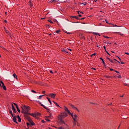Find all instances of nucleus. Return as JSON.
<instances>
[{
	"mask_svg": "<svg viewBox=\"0 0 129 129\" xmlns=\"http://www.w3.org/2000/svg\"><path fill=\"white\" fill-rule=\"evenodd\" d=\"M57 2V0H51L49 3H56Z\"/></svg>",
	"mask_w": 129,
	"mask_h": 129,
	"instance_id": "obj_21",
	"label": "nucleus"
},
{
	"mask_svg": "<svg viewBox=\"0 0 129 129\" xmlns=\"http://www.w3.org/2000/svg\"><path fill=\"white\" fill-rule=\"evenodd\" d=\"M16 117L17 118H18L19 122H21L22 121V120L21 119V117H20L19 115H17Z\"/></svg>",
	"mask_w": 129,
	"mask_h": 129,
	"instance_id": "obj_8",
	"label": "nucleus"
},
{
	"mask_svg": "<svg viewBox=\"0 0 129 129\" xmlns=\"http://www.w3.org/2000/svg\"><path fill=\"white\" fill-rule=\"evenodd\" d=\"M13 76L15 78H18V77H17V75H16V74H13Z\"/></svg>",
	"mask_w": 129,
	"mask_h": 129,
	"instance_id": "obj_22",
	"label": "nucleus"
},
{
	"mask_svg": "<svg viewBox=\"0 0 129 129\" xmlns=\"http://www.w3.org/2000/svg\"><path fill=\"white\" fill-rule=\"evenodd\" d=\"M115 72H116V73H119V72H118L117 71H115Z\"/></svg>",
	"mask_w": 129,
	"mask_h": 129,
	"instance_id": "obj_56",
	"label": "nucleus"
},
{
	"mask_svg": "<svg viewBox=\"0 0 129 129\" xmlns=\"http://www.w3.org/2000/svg\"><path fill=\"white\" fill-rule=\"evenodd\" d=\"M13 117V120L14 122H15L16 123H18V121H17V116H14V117Z\"/></svg>",
	"mask_w": 129,
	"mask_h": 129,
	"instance_id": "obj_7",
	"label": "nucleus"
},
{
	"mask_svg": "<svg viewBox=\"0 0 129 129\" xmlns=\"http://www.w3.org/2000/svg\"><path fill=\"white\" fill-rule=\"evenodd\" d=\"M107 59L108 60H109H109H110V59L109 58H108V57H107Z\"/></svg>",
	"mask_w": 129,
	"mask_h": 129,
	"instance_id": "obj_55",
	"label": "nucleus"
},
{
	"mask_svg": "<svg viewBox=\"0 0 129 129\" xmlns=\"http://www.w3.org/2000/svg\"><path fill=\"white\" fill-rule=\"evenodd\" d=\"M45 92H46L45 91H42V93H43V94H44Z\"/></svg>",
	"mask_w": 129,
	"mask_h": 129,
	"instance_id": "obj_53",
	"label": "nucleus"
},
{
	"mask_svg": "<svg viewBox=\"0 0 129 129\" xmlns=\"http://www.w3.org/2000/svg\"><path fill=\"white\" fill-rule=\"evenodd\" d=\"M49 96H50L51 98H55V97L56 96V94L54 93H50L49 94Z\"/></svg>",
	"mask_w": 129,
	"mask_h": 129,
	"instance_id": "obj_6",
	"label": "nucleus"
},
{
	"mask_svg": "<svg viewBox=\"0 0 129 129\" xmlns=\"http://www.w3.org/2000/svg\"><path fill=\"white\" fill-rule=\"evenodd\" d=\"M125 54H126V55H129V53L127 52H125Z\"/></svg>",
	"mask_w": 129,
	"mask_h": 129,
	"instance_id": "obj_52",
	"label": "nucleus"
},
{
	"mask_svg": "<svg viewBox=\"0 0 129 129\" xmlns=\"http://www.w3.org/2000/svg\"><path fill=\"white\" fill-rule=\"evenodd\" d=\"M25 118H26V119H27V120H28V121H29V122H30L31 125H35V123H34V122H33V121L31 120V118H30V116H29V115H25Z\"/></svg>",
	"mask_w": 129,
	"mask_h": 129,
	"instance_id": "obj_3",
	"label": "nucleus"
},
{
	"mask_svg": "<svg viewBox=\"0 0 129 129\" xmlns=\"http://www.w3.org/2000/svg\"><path fill=\"white\" fill-rule=\"evenodd\" d=\"M124 63H123V62H121V64H124Z\"/></svg>",
	"mask_w": 129,
	"mask_h": 129,
	"instance_id": "obj_64",
	"label": "nucleus"
},
{
	"mask_svg": "<svg viewBox=\"0 0 129 129\" xmlns=\"http://www.w3.org/2000/svg\"><path fill=\"white\" fill-rule=\"evenodd\" d=\"M73 116L75 119H77L78 116L77 114H75L74 115H73Z\"/></svg>",
	"mask_w": 129,
	"mask_h": 129,
	"instance_id": "obj_16",
	"label": "nucleus"
},
{
	"mask_svg": "<svg viewBox=\"0 0 129 129\" xmlns=\"http://www.w3.org/2000/svg\"><path fill=\"white\" fill-rule=\"evenodd\" d=\"M27 126H29L30 125V123H27Z\"/></svg>",
	"mask_w": 129,
	"mask_h": 129,
	"instance_id": "obj_45",
	"label": "nucleus"
},
{
	"mask_svg": "<svg viewBox=\"0 0 129 129\" xmlns=\"http://www.w3.org/2000/svg\"><path fill=\"white\" fill-rule=\"evenodd\" d=\"M29 6H30V7H33V4H32V2L29 1Z\"/></svg>",
	"mask_w": 129,
	"mask_h": 129,
	"instance_id": "obj_19",
	"label": "nucleus"
},
{
	"mask_svg": "<svg viewBox=\"0 0 129 129\" xmlns=\"http://www.w3.org/2000/svg\"><path fill=\"white\" fill-rule=\"evenodd\" d=\"M87 4V3L85 2L84 3H82V5H84V6H86V4Z\"/></svg>",
	"mask_w": 129,
	"mask_h": 129,
	"instance_id": "obj_36",
	"label": "nucleus"
},
{
	"mask_svg": "<svg viewBox=\"0 0 129 129\" xmlns=\"http://www.w3.org/2000/svg\"><path fill=\"white\" fill-rule=\"evenodd\" d=\"M75 125H76V122H74V126H75Z\"/></svg>",
	"mask_w": 129,
	"mask_h": 129,
	"instance_id": "obj_47",
	"label": "nucleus"
},
{
	"mask_svg": "<svg viewBox=\"0 0 129 129\" xmlns=\"http://www.w3.org/2000/svg\"><path fill=\"white\" fill-rule=\"evenodd\" d=\"M119 126H120V125H119L118 126V128H117V129L119 128Z\"/></svg>",
	"mask_w": 129,
	"mask_h": 129,
	"instance_id": "obj_63",
	"label": "nucleus"
},
{
	"mask_svg": "<svg viewBox=\"0 0 129 129\" xmlns=\"http://www.w3.org/2000/svg\"><path fill=\"white\" fill-rule=\"evenodd\" d=\"M93 34V35H98V36H99L100 37V34H99L98 33L94 32Z\"/></svg>",
	"mask_w": 129,
	"mask_h": 129,
	"instance_id": "obj_18",
	"label": "nucleus"
},
{
	"mask_svg": "<svg viewBox=\"0 0 129 129\" xmlns=\"http://www.w3.org/2000/svg\"><path fill=\"white\" fill-rule=\"evenodd\" d=\"M14 105H15L16 108H18V107H19L18 106V104H16L15 103H14Z\"/></svg>",
	"mask_w": 129,
	"mask_h": 129,
	"instance_id": "obj_31",
	"label": "nucleus"
},
{
	"mask_svg": "<svg viewBox=\"0 0 129 129\" xmlns=\"http://www.w3.org/2000/svg\"><path fill=\"white\" fill-rule=\"evenodd\" d=\"M64 110H66V112H68V114H69V115H71V116H73V113H71L70 111L69 110V109H68V108L66 107H64Z\"/></svg>",
	"mask_w": 129,
	"mask_h": 129,
	"instance_id": "obj_4",
	"label": "nucleus"
},
{
	"mask_svg": "<svg viewBox=\"0 0 129 129\" xmlns=\"http://www.w3.org/2000/svg\"><path fill=\"white\" fill-rule=\"evenodd\" d=\"M21 108L22 109V113L25 114V117H26V115L30 114V113H29V111L30 110V107H29V106L24 105H23V106L21 107Z\"/></svg>",
	"mask_w": 129,
	"mask_h": 129,
	"instance_id": "obj_1",
	"label": "nucleus"
},
{
	"mask_svg": "<svg viewBox=\"0 0 129 129\" xmlns=\"http://www.w3.org/2000/svg\"><path fill=\"white\" fill-rule=\"evenodd\" d=\"M64 33H67V34H68V35H70V34H71V33L68 32H67L66 31H64Z\"/></svg>",
	"mask_w": 129,
	"mask_h": 129,
	"instance_id": "obj_33",
	"label": "nucleus"
},
{
	"mask_svg": "<svg viewBox=\"0 0 129 129\" xmlns=\"http://www.w3.org/2000/svg\"><path fill=\"white\" fill-rule=\"evenodd\" d=\"M12 110L15 109V106H14L13 104L12 105Z\"/></svg>",
	"mask_w": 129,
	"mask_h": 129,
	"instance_id": "obj_35",
	"label": "nucleus"
},
{
	"mask_svg": "<svg viewBox=\"0 0 129 129\" xmlns=\"http://www.w3.org/2000/svg\"><path fill=\"white\" fill-rule=\"evenodd\" d=\"M62 128H64V127H59L58 128V129H62Z\"/></svg>",
	"mask_w": 129,
	"mask_h": 129,
	"instance_id": "obj_41",
	"label": "nucleus"
},
{
	"mask_svg": "<svg viewBox=\"0 0 129 129\" xmlns=\"http://www.w3.org/2000/svg\"><path fill=\"white\" fill-rule=\"evenodd\" d=\"M43 96H45V95H42L39 96V97L38 98V99H41L42 97H43Z\"/></svg>",
	"mask_w": 129,
	"mask_h": 129,
	"instance_id": "obj_17",
	"label": "nucleus"
},
{
	"mask_svg": "<svg viewBox=\"0 0 129 129\" xmlns=\"http://www.w3.org/2000/svg\"><path fill=\"white\" fill-rule=\"evenodd\" d=\"M45 119L47 121H50V119L48 118V116H45Z\"/></svg>",
	"mask_w": 129,
	"mask_h": 129,
	"instance_id": "obj_23",
	"label": "nucleus"
},
{
	"mask_svg": "<svg viewBox=\"0 0 129 129\" xmlns=\"http://www.w3.org/2000/svg\"><path fill=\"white\" fill-rule=\"evenodd\" d=\"M28 114H29V115H31V116H33V117H36L37 116V115L34 113H32V114L29 113Z\"/></svg>",
	"mask_w": 129,
	"mask_h": 129,
	"instance_id": "obj_9",
	"label": "nucleus"
},
{
	"mask_svg": "<svg viewBox=\"0 0 129 129\" xmlns=\"http://www.w3.org/2000/svg\"><path fill=\"white\" fill-rule=\"evenodd\" d=\"M68 50H69V51H72V50H71V49H68Z\"/></svg>",
	"mask_w": 129,
	"mask_h": 129,
	"instance_id": "obj_57",
	"label": "nucleus"
},
{
	"mask_svg": "<svg viewBox=\"0 0 129 129\" xmlns=\"http://www.w3.org/2000/svg\"><path fill=\"white\" fill-rule=\"evenodd\" d=\"M48 22H49L50 24H53V22H52L51 20H48Z\"/></svg>",
	"mask_w": 129,
	"mask_h": 129,
	"instance_id": "obj_38",
	"label": "nucleus"
},
{
	"mask_svg": "<svg viewBox=\"0 0 129 129\" xmlns=\"http://www.w3.org/2000/svg\"><path fill=\"white\" fill-rule=\"evenodd\" d=\"M17 109V111H18V112H21V110H20V109H19V107H18L17 108H16Z\"/></svg>",
	"mask_w": 129,
	"mask_h": 129,
	"instance_id": "obj_29",
	"label": "nucleus"
},
{
	"mask_svg": "<svg viewBox=\"0 0 129 129\" xmlns=\"http://www.w3.org/2000/svg\"><path fill=\"white\" fill-rule=\"evenodd\" d=\"M56 23H57V24L59 25V24L58 23V21H56Z\"/></svg>",
	"mask_w": 129,
	"mask_h": 129,
	"instance_id": "obj_62",
	"label": "nucleus"
},
{
	"mask_svg": "<svg viewBox=\"0 0 129 129\" xmlns=\"http://www.w3.org/2000/svg\"><path fill=\"white\" fill-rule=\"evenodd\" d=\"M52 118V114L50 113V115L47 116V118Z\"/></svg>",
	"mask_w": 129,
	"mask_h": 129,
	"instance_id": "obj_24",
	"label": "nucleus"
},
{
	"mask_svg": "<svg viewBox=\"0 0 129 129\" xmlns=\"http://www.w3.org/2000/svg\"><path fill=\"white\" fill-rule=\"evenodd\" d=\"M62 52H64V53H68V51H66L65 49H63Z\"/></svg>",
	"mask_w": 129,
	"mask_h": 129,
	"instance_id": "obj_30",
	"label": "nucleus"
},
{
	"mask_svg": "<svg viewBox=\"0 0 129 129\" xmlns=\"http://www.w3.org/2000/svg\"><path fill=\"white\" fill-rule=\"evenodd\" d=\"M104 38H107V39H108V38H109V37H107V36H104Z\"/></svg>",
	"mask_w": 129,
	"mask_h": 129,
	"instance_id": "obj_43",
	"label": "nucleus"
},
{
	"mask_svg": "<svg viewBox=\"0 0 129 129\" xmlns=\"http://www.w3.org/2000/svg\"><path fill=\"white\" fill-rule=\"evenodd\" d=\"M105 51L106 52L107 54H108V55H110V54H109V53H108V52H107V51L105 50Z\"/></svg>",
	"mask_w": 129,
	"mask_h": 129,
	"instance_id": "obj_46",
	"label": "nucleus"
},
{
	"mask_svg": "<svg viewBox=\"0 0 129 129\" xmlns=\"http://www.w3.org/2000/svg\"><path fill=\"white\" fill-rule=\"evenodd\" d=\"M110 71H113V69H110Z\"/></svg>",
	"mask_w": 129,
	"mask_h": 129,
	"instance_id": "obj_51",
	"label": "nucleus"
},
{
	"mask_svg": "<svg viewBox=\"0 0 129 129\" xmlns=\"http://www.w3.org/2000/svg\"><path fill=\"white\" fill-rule=\"evenodd\" d=\"M66 116H68V114L66 113L61 115V116L59 117V122H60V123H63V124H66L64 120H63V118H64V117H66Z\"/></svg>",
	"mask_w": 129,
	"mask_h": 129,
	"instance_id": "obj_2",
	"label": "nucleus"
},
{
	"mask_svg": "<svg viewBox=\"0 0 129 129\" xmlns=\"http://www.w3.org/2000/svg\"><path fill=\"white\" fill-rule=\"evenodd\" d=\"M106 78H110V76H106Z\"/></svg>",
	"mask_w": 129,
	"mask_h": 129,
	"instance_id": "obj_40",
	"label": "nucleus"
},
{
	"mask_svg": "<svg viewBox=\"0 0 129 129\" xmlns=\"http://www.w3.org/2000/svg\"><path fill=\"white\" fill-rule=\"evenodd\" d=\"M103 48H104V49H105V51H106V47H105V46H104Z\"/></svg>",
	"mask_w": 129,
	"mask_h": 129,
	"instance_id": "obj_44",
	"label": "nucleus"
},
{
	"mask_svg": "<svg viewBox=\"0 0 129 129\" xmlns=\"http://www.w3.org/2000/svg\"><path fill=\"white\" fill-rule=\"evenodd\" d=\"M4 84H5L4 83V82H3V81H0V86H2V85H4Z\"/></svg>",
	"mask_w": 129,
	"mask_h": 129,
	"instance_id": "obj_20",
	"label": "nucleus"
},
{
	"mask_svg": "<svg viewBox=\"0 0 129 129\" xmlns=\"http://www.w3.org/2000/svg\"><path fill=\"white\" fill-rule=\"evenodd\" d=\"M38 103H39V104L41 105V106H43L44 108H45V109H46V110H47V111H50V109L48 108H47V107H46V106L44 105H43L41 103V102H38Z\"/></svg>",
	"mask_w": 129,
	"mask_h": 129,
	"instance_id": "obj_5",
	"label": "nucleus"
},
{
	"mask_svg": "<svg viewBox=\"0 0 129 129\" xmlns=\"http://www.w3.org/2000/svg\"><path fill=\"white\" fill-rule=\"evenodd\" d=\"M84 19H85V18H81V20H84Z\"/></svg>",
	"mask_w": 129,
	"mask_h": 129,
	"instance_id": "obj_60",
	"label": "nucleus"
},
{
	"mask_svg": "<svg viewBox=\"0 0 129 129\" xmlns=\"http://www.w3.org/2000/svg\"><path fill=\"white\" fill-rule=\"evenodd\" d=\"M105 22L107 24H108V21H107L106 20H105Z\"/></svg>",
	"mask_w": 129,
	"mask_h": 129,
	"instance_id": "obj_54",
	"label": "nucleus"
},
{
	"mask_svg": "<svg viewBox=\"0 0 129 129\" xmlns=\"http://www.w3.org/2000/svg\"><path fill=\"white\" fill-rule=\"evenodd\" d=\"M9 111L10 112V114H11L12 117H14V114H13V111L12 110H9Z\"/></svg>",
	"mask_w": 129,
	"mask_h": 129,
	"instance_id": "obj_15",
	"label": "nucleus"
},
{
	"mask_svg": "<svg viewBox=\"0 0 129 129\" xmlns=\"http://www.w3.org/2000/svg\"><path fill=\"white\" fill-rule=\"evenodd\" d=\"M71 19H72V18H74L76 20H79V18L77 16H71Z\"/></svg>",
	"mask_w": 129,
	"mask_h": 129,
	"instance_id": "obj_12",
	"label": "nucleus"
},
{
	"mask_svg": "<svg viewBox=\"0 0 129 129\" xmlns=\"http://www.w3.org/2000/svg\"><path fill=\"white\" fill-rule=\"evenodd\" d=\"M1 87H3V88L4 90H7V87H6V86H5V84H4V85H2V86H1Z\"/></svg>",
	"mask_w": 129,
	"mask_h": 129,
	"instance_id": "obj_14",
	"label": "nucleus"
},
{
	"mask_svg": "<svg viewBox=\"0 0 129 129\" xmlns=\"http://www.w3.org/2000/svg\"><path fill=\"white\" fill-rule=\"evenodd\" d=\"M79 17H82V15H79Z\"/></svg>",
	"mask_w": 129,
	"mask_h": 129,
	"instance_id": "obj_61",
	"label": "nucleus"
},
{
	"mask_svg": "<svg viewBox=\"0 0 129 129\" xmlns=\"http://www.w3.org/2000/svg\"><path fill=\"white\" fill-rule=\"evenodd\" d=\"M53 103H54V104H55V105L56 106H58V107H59V106L58 105V104L56 102H55V101H53Z\"/></svg>",
	"mask_w": 129,
	"mask_h": 129,
	"instance_id": "obj_26",
	"label": "nucleus"
},
{
	"mask_svg": "<svg viewBox=\"0 0 129 129\" xmlns=\"http://www.w3.org/2000/svg\"><path fill=\"white\" fill-rule=\"evenodd\" d=\"M61 31V30H57L56 31V33H57V34H59V33H60V32Z\"/></svg>",
	"mask_w": 129,
	"mask_h": 129,
	"instance_id": "obj_32",
	"label": "nucleus"
},
{
	"mask_svg": "<svg viewBox=\"0 0 129 129\" xmlns=\"http://www.w3.org/2000/svg\"><path fill=\"white\" fill-rule=\"evenodd\" d=\"M72 117H73V119H74V122H76L77 121V119L74 118V116H73H73H72Z\"/></svg>",
	"mask_w": 129,
	"mask_h": 129,
	"instance_id": "obj_13",
	"label": "nucleus"
},
{
	"mask_svg": "<svg viewBox=\"0 0 129 129\" xmlns=\"http://www.w3.org/2000/svg\"><path fill=\"white\" fill-rule=\"evenodd\" d=\"M41 122H42L43 123H45V121L44 120H42Z\"/></svg>",
	"mask_w": 129,
	"mask_h": 129,
	"instance_id": "obj_39",
	"label": "nucleus"
},
{
	"mask_svg": "<svg viewBox=\"0 0 129 129\" xmlns=\"http://www.w3.org/2000/svg\"><path fill=\"white\" fill-rule=\"evenodd\" d=\"M94 2L95 3H96V2H97V0H94Z\"/></svg>",
	"mask_w": 129,
	"mask_h": 129,
	"instance_id": "obj_59",
	"label": "nucleus"
},
{
	"mask_svg": "<svg viewBox=\"0 0 129 129\" xmlns=\"http://www.w3.org/2000/svg\"><path fill=\"white\" fill-rule=\"evenodd\" d=\"M50 73H51V74H53V72H52V71H50Z\"/></svg>",
	"mask_w": 129,
	"mask_h": 129,
	"instance_id": "obj_50",
	"label": "nucleus"
},
{
	"mask_svg": "<svg viewBox=\"0 0 129 129\" xmlns=\"http://www.w3.org/2000/svg\"><path fill=\"white\" fill-rule=\"evenodd\" d=\"M109 61H110L111 63H113V61L111 59H109Z\"/></svg>",
	"mask_w": 129,
	"mask_h": 129,
	"instance_id": "obj_42",
	"label": "nucleus"
},
{
	"mask_svg": "<svg viewBox=\"0 0 129 129\" xmlns=\"http://www.w3.org/2000/svg\"><path fill=\"white\" fill-rule=\"evenodd\" d=\"M92 56H96V53H94L93 54H92V55H91V57H92Z\"/></svg>",
	"mask_w": 129,
	"mask_h": 129,
	"instance_id": "obj_27",
	"label": "nucleus"
},
{
	"mask_svg": "<svg viewBox=\"0 0 129 129\" xmlns=\"http://www.w3.org/2000/svg\"><path fill=\"white\" fill-rule=\"evenodd\" d=\"M100 59L101 60L102 63L105 66V62H104V60H103L102 57H100Z\"/></svg>",
	"mask_w": 129,
	"mask_h": 129,
	"instance_id": "obj_10",
	"label": "nucleus"
},
{
	"mask_svg": "<svg viewBox=\"0 0 129 129\" xmlns=\"http://www.w3.org/2000/svg\"><path fill=\"white\" fill-rule=\"evenodd\" d=\"M31 92H33V93H37V92L33 90H31Z\"/></svg>",
	"mask_w": 129,
	"mask_h": 129,
	"instance_id": "obj_34",
	"label": "nucleus"
},
{
	"mask_svg": "<svg viewBox=\"0 0 129 129\" xmlns=\"http://www.w3.org/2000/svg\"><path fill=\"white\" fill-rule=\"evenodd\" d=\"M118 78H121V76L119 75V76H118Z\"/></svg>",
	"mask_w": 129,
	"mask_h": 129,
	"instance_id": "obj_49",
	"label": "nucleus"
},
{
	"mask_svg": "<svg viewBox=\"0 0 129 129\" xmlns=\"http://www.w3.org/2000/svg\"><path fill=\"white\" fill-rule=\"evenodd\" d=\"M71 106L72 107H73V108H75V109H76L78 111H79V110H78V108H76L75 106H74V105H73V104H71Z\"/></svg>",
	"mask_w": 129,
	"mask_h": 129,
	"instance_id": "obj_11",
	"label": "nucleus"
},
{
	"mask_svg": "<svg viewBox=\"0 0 129 129\" xmlns=\"http://www.w3.org/2000/svg\"><path fill=\"white\" fill-rule=\"evenodd\" d=\"M35 114L37 116H39L40 115H41V113H35Z\"/></svg>",
	"mask_w": 129,
	"mask_h": 129,
	"instance_id": "obj_25",
	"label": "nucleus"
},
{
	"mask_svg": "<svg viewBox=\"0 0 129 129\" xmlns=\"http://www.w3.org/2000/svg\"><path fill=\"white\" fill-rule=\"evenodd\" d=\"M92 69H93V70H96V69L92 68Z\"/></svg>",
	"mask_w": 129,
	"mask_h": 129,
	"instance_id": "obj_48",
	"label": "nucleus"
},
{
	"mask_svg": "<svg viewBox=\"0 0 129 129\" xmlns=\"http://www.w3.org/2000/svg\"><path fill=\"white\" fill-rule=\"evenodd\" d=\"M47 99L48 100L49 102H51V100L48 97H46Z\"/></svg>",
	"mask_w": 129,
	"mask_h": 129,
	"instance_id": "obj_37",
	"label": "nucleus"
},
{
	"mask_svg": "<svg viewBox=\"0 0 129 129\" xmlns=\"http://www.w3.org/2000/svg\"><path fill=\"white\" fill-rule=\"evenodd\" d=\"M13 112H15V113H16V112H17V110H16V109H12Z\"/></svg>",
	"mask_w": 129,
	"mask_h": 129,
	"instance_id": "obj_28",
	"label": "nucleus"
},
{
	"mask_svg": "<svg viewBox=\"0 0 129 129\" xmlns=\"http://www.w3.org/2000/svg\"><path fill=\"white\" fill-rule=\"evenodd\" d=\"M125 86H127V84H124Z\"/></svg>",
	"mask_w": 129,
	"mask_h": 129,
	"instance_id": "obj_58",
	"label": "nucleus"
}]
</instances>
